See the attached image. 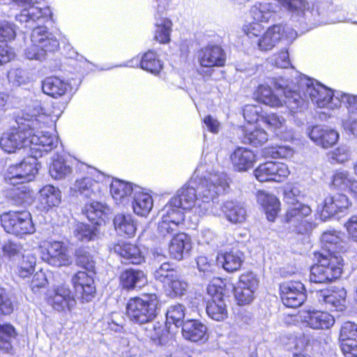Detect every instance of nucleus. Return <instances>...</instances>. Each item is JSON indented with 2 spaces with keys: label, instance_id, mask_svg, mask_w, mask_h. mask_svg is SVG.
Segmentation results:
<instances>
[{
  "label": "nucleus",
  "instance_id": "1",
  "mask_svg": "<svg viewBox=\"0 0 357 357\" xmlns=\"http://www.w3.org/2000/svg\"><path fill=\"white\" fill-rule=\"evenodd\" d=\"M62 111L57 109L46 114L42 107H35L31 114H26L16 119L17 125L2 134L0 147L8 153H15L20 149L28 150L36 157L43 153L50 151L56 146L54 137L43 133L42 128L48 123L50 116L58 118Z\"/></svg>",
  "mask_w": 357,
  "mask_h": 357
},
{
  "label": "nucleus",
  "instance_id": "2",
  "mask_svg": "<svg viewBox=\"0 0 357 357\" xmlns=\"http://www.w3.org/2000/svg\"><path fill=\"white\" fill-rule=\"evenodd\" d=\"M199 197L197 190L192 187L183 188L176 196L168 202L167 212L162 215L158 224V234L165 238L176 231L185 220L184 211H189L196 206H200L197 202L202 199V202L213 200L215 194V185L206 183L199 186Z\"/></svg>",
  "mask_w": 357,
  "mask_h": 357
},
{
  "label": "nucleus",
  "instance_id": "3",
  "mask_svg": "<svg viewBox=\"0 0 357 357\" xmlns=\"http://www.w3.org/2000/svg\"><path fill=\"white\" fill-rule=\"evenodd\" d=\"M306 86L298 82L286 84L275 82L274 89L280 92L278 93L268 84H259L252 93V98L271 108L284 107L289 114H295L307 107Z\"/></svg>",
  "mask_w": 357,
  "mask_h": 357
},
{
  "label": "nucleus",
  "instance_id": "4",
  "mask_svg": "<svg viewBox=\"0 0 357 357\" xmlns=\"http://www.w3.org/2000/svg\"><path fill=\"white\" fill-rule=\"evenodd\" d=\"M161 306L162 301L157 293H142L128 298L126 304V315L132 324H149L158 317Z\"/></svg>",
  "mask_w": 357,
  "mask_h": 357
},
{
  "label": "nucleus",
  "instance_id": "5",
  "mask_svg": "<svg viewBox=\"0 0 357 357\" xmlns=\"http://www.w3.org/2000/svg\"><path fill=\"white\" fill-rule=\"evenodd\" d=\"M310 268V280L316 284H329L338 280L342 273L344 260L340 255L314 251Z\"/></svg>",
  "mask_w": 357,
  "mask_h": 357
},
{
  "label": "nucleus",
  "instance_id": "6",
  "mask_svg": "<svg viewBox=\"0 0 357 357\" xmlns=\"http://www.w3.org/2000/svg\"><path fill=\"white\" fill-rule=\"evenodd\" d=\"M0 225L10 235L22 238L36 231L31 213L26 210H9L0 215Z\"/></svg>",
  "mask_w": 357,
  "mask_h": 357
},
{
  "label": "nucleus",
  "instance_id": "7",
  "mask_svg": "<svg viewBox=\"0 0 357 357\" xmlns=\"http://www.w3.org/2000/svg\"><path fill=\"white\" fill-rule=\"evenodd\" d=\"M41 259L54 267L68 266L72 259L68 246L61 241L45 239L38 245Z\"/></svg>",
  "mask_w": 357,
  "mask_h": 357
},
{
  "label": "nucleus",
  "instance_id": "8",
  "mask_svg": "<svg viewBox=\"0 0 357 357\" xmlns=\"http://www.w3.org/2000/svg\"><path fill=\"white\" fill-rule=\"evenodd\" d=\"M351 206V200L344 193H328L317 205V213L321 220L326 221L348 211Z\"/></svg>",
  "mask_w": 357,
  "mask_h": 357
},
{
  "label": "nucleus",
  "instance_id": "9",
  "mask_svg": "<svg viewBox=\"0 0 357 357\" xmlns=\"http://www.w3.org/2000/svg\"><path fill=\"white\" fill-rule=\"evenodd\" d=\"M274 13L273 6L267 1L256 3L250 9L251 15L255 21L243 26L244 33L250 38L260 36L264 30L261 22H268Z\"/></svg>",
  "mask_w": 357,
  "mask_h": 357
},
{
  "label": "nucleus",
  "instance_id": "10",
  "mask_svg": "<svg viewBox=\"0 0 357 357\" xmlns=\"http://www.w3.org/2000/svg\"><path fill=\"white\" fill-rule=\"evenodd\" d=\"M46 303L59 312H70L75 308L77 301L70 287L66 284L54 286L45 298Z\"/></svg>",
  "mask_w": 357,
  "mask_h": 357
},
{
  "label": "nucleus",
  "instance_id": "11",
  "mask_svg": "<svg viewBox=\"0 0 357 357\" xmlns=\"http://www.w3.org/2000/svg\"><path fill=\"white\" fill-rule=\"evenodd\" d=\"M96 273L77 271L71 277L70 282L81 303H89L95 298L97 288L94 279Z\"/></svg>",
  "mask_w": 357,
  "mask_h": 357
},
{
  "label": "nucleus",
  "instance_id": "12",
  "mask_svg": "<svg viewBox=\"0 0 357 357\" xmlns=\"http://www.w3.org/2000/svg\"><path fill=\"white\" fill-rule=\"evenodd\" d=\"M38 162L35 155H30L19 163L9 166L6 174L5 181L9 184L13 179H22L23 182L32 181L38 172Z\"/></svg>",
  "mask_w": 357,
  "mask_h": 357
},
{
  "label": "nucleus",
  "instance_id": "13",
  "mask_svg": "<svg viewBox=\"0 0 357 357\" xmlns=\"http://www.w3.org/2000/svg\"><path fill=\"white\" fill-rule=\"evenodd\" d=\"M289 174L290 171L286 164L273 161L261 163L254 170V175L260 183H281L289 176Z\"/></svg>",
  "mask_w": 357,
  "mask_h": 357
},
{
  "label": "nucleus",
  "instance_id": "14",
  "mask_svg": "<svg viewBox=\"0 0 357 357\" xmlns=\"http://www.w3.org/2000/svg\"><path fill=\"white\" fill-rule=\"evenodd\" d=\"M305 285L299 280L284 281L279 284V294L282 303L287 307H300L305 298Z\"/></svg>",
  "mask_w": 357,
  "mask_h": 357
},
{
  "label": "nucleus",
  "instance_id": "15",
  "mask_svg": "<svg viewBox=\"0 0 357 357\" xmlns=\"http://www.w3.org/2000/svg\"><path fill=\"white\" fill-rule=\"evenodd\" d=\"M197 61L202 68H222L227 63V53L218 44H208L197 51Z\"/></svg>",
  "mask_w": 357,
  "mask_h": 357
},
{
  "label": "nucleus",
  "instance_id": "16",
  "mask_svg": "<svg viewBox=\"0 0 357 357\" xmlns=\"http://www.w3.org/2000/svg\"><path fill=\"white\" fill-rule=\"evenodd\" d=\"M312 209L307 204L298 200L291 202L282 218L284 223H293L298 229H307L310 225Z\"/></svg>",
  "mask_w": 357,
  "mask_h": 357
},
{
  "label": "nucleus",
  "instance_id": "17",
  "mask_svg": "<svg viewBox=\"0 0 357 357\" xmlns=\"http://www.w3.org/2000/svg\"><path fill=\"white\" fill-rule=\"evenodd\" d=\"M148 284V276L142 269L127 268L119 275V285L126 291L139 290Z\"/></svg>",
  "mask_w": 357,
  "mask_h": 357
},
{
  "label": "nucleus",
  "instance_id": "18",
  "mask_svg": "<svg viewBox=\"0 0 357 357\" xmlns=\"http://www.w3.org/2000/svg\"><path fill=\"white\" fill-rule=\"evenodd\" d=\"M302 321L311 329L324 331L331 329L335 319L328 311L310 309L304 312Z\"/></svg>",
  "mask_w": 357,
  "mask_h": 357
},
{
  "label": "nucleus",
  "instance_id": "19",
  "mask_svg": "<svg viewBox=\"0 0 357 357\" xmlns=\"http://www.w3.org/2000/svg\"><path fill=\"white\" fill-rule=\"evenodd\" d=\"M103 178L102 173L95 168H90L86 176L75 181L74 190L86 196L100 192Z\"/></svg>",
  "mask_w": 357,
  "mask_h": 357
},
{
  "label": "nucleus",
  "instance_id": "20",
  "mask_svg": "<svg viewBox=\"0 0 357 357\" xmlns=\"http://www.w3.org/2000/svg\"><path fill=\"white\" fill-rule=\"evenodd\" d=\"M244 260V253L236 248L220 250L216 257L217 262L228 273H234L241 271Z\"/></svg>",
  "mask_w": 357,
  "mask_h": 357
},
{
  "label": "nucleus",
  "instance_id": "21",
  "mask_svg": "<svg viewBox=\"0 0 357 357\" xmlns=\"http://www.w3.org/2000/svg\"><path fill=\"white\" fill-rule=\"evenodd\" d=\"M328 187L333 190H344L357 201V180L347 171L335 170L330 177Z\"/></svg>",
  "mask_w": 357,
  "mask_h": 357
},
{
  "label": "nucleus",
  "instance_id": "22",
  "mask_svg": "<svg viewBox=\"0 0 357 357\" xmlns=\"http://www.w3.org/2000/svg\"><path fill=\"white\" fill-rule=\"evenodd\" d=\"M257 203L261 207L267 220L274 222L281 211V202L280 199L272 193L263 190L256 192Z\"/></svg>",
  "mask_w": 357,
  "mask_h": 357
},
{
  "label": "nucleus",
  "instance_id": "23",
  "mask_svg": "<svg viewBox=\"0 0 357 357\" xmlns=\"http://www.w3.org/2000/svg\"><path fill=\"white\" fill-rule=\"evenodd\" d=\"M308 135L312 141L323 149L333 147L339 139V133L335 130L319 125L313 126Z\"/></svg>",
  "mask_w": 357,
  "mask_h": 357
},
{
  "label": "nucleus",
  "instance_id": "24",
  "mask_svg": "<svg viewBox=\"0 0 357 357\" xmlns=\"http://www.w3.org/2000/svg\"><path fill=\"white\" fill-rule=\"evenodd\" d=\"M230 160L236 172H246L251 169L257 161L255 153L244 147H236L230 155Z\"/></svg>",
  "mask_w": 357,
  "mask_h": 357
},
{
  "label": "nucleus",
  "instance_id": "25",
  "mask_svg": "<svg viewBox=\"0 0 357 357\" xmlns=\"http://www.w3.org/2000/svg\"><path fill=\"white\" fill-rule=\"evenodd\" d=\"M174 333L167 322L156 321L153 324L151 328H146V337L156 346L165 345L174 338Z\"/></svg>",
  "mask_w": 357,
  "mask_h": 357
},
{
  "label": "nucleus",
  "instance_id": "26",
  "mask_svg": "<svg viewBox=\"0 0 357 357\" xmlns=\"http://www.w3.org/2000/svg\"><path fill=\"white\" fill-rule=\"evenodd\" d=\"M155 30L153 38L160 44L169 43L171 40L170 35L172 31L173 23L172 20L164 15L163 11L160 6L158 7L154 15Z\"/></svg>",
  "mask_w": 357,
  "mask_h": 357
},
{
  "label": "nucleus",
  "instance_id": "27",
  "mask_svg": "<svg viewBox=\"0 0 357 357\" xmlns=\"http://www.w3.org/2000/svg\"><path fill=\"white\" fill-rule=\"evenodd\" d=\"M41 89L44 94L53 98L64 96L70 89L68 82L57 76H48L41 82Z\"/></svg>",
  "mask_w": 357,
  "mask_h": 357
},
{
  "label": "nucleus",
  "instance_id": "28",
  "mask_svg": "<svg viewBox=\"0 0 357 357\" xmlns=\"http://www.w3.org/2000/svg\"><path fill=\"white\" fill-rule=\"evenodd\" d=\"M182 335L192 342H205L208 336L206 326L197 319H190L185 321L182 326Z\"/></svg>",
  "mask_w": 357,
  "mask_h": 357
},
{
  "label": "nucleus",
  "instance_id": "29",
  "mask_svg": "<svg viewBox=\"0 0 357 357\" xmlns=\"http://www.w3.org/2000/svg\"><path fill=\"white\" fill-rule=\"evenodd\" d=\"M178 229L176 231V232ZM173 233L174 236L169 245V252L171 257L176 260H181L188 255L192 248L190 238L185 233ZM172 235L169 234V236Z\"/></svg>",
  "mask_w": 357,
  "mask_h": 357
},
{
  "label": "nucleus",
  "instance_id": "30",
  "mask_svg": "<svg viewBox=\"0 0 357 357\" xmlns=\"http://www.w3.org/2000/svg\"><path fill=\"white\" fill-rule=\"evenodd\" d=\"M286 34L285 26L282 24H273L264 32L257 42L261 51L271 50Z\"/></svg>",
  "mask_w": 357,
  "mask_h": 357
},
{
  "label": "nucleus",
  "instance_id": "31",
  "mask_svg": "<svg viewBox=\"0 0 357 357\" xmlns=\"http://www.w3.org/2000/svg\"><path fill=\"white\" fill-rule=\"evenodd\" d=\"M113 250L115 253L126 259L130 264L139 265L145 261L144 256L135 244L119 241L113 245Z\"/></svg>",
  "mask_w": 357,
  "mask_h": 357
},
{
  "label": "nucleus",
  "instance_id": "32",
  "mask_svg": "<svg viewBox=\"0 0 357 357\" xmlns=\"http://www.w3.org/2000/svg\"><path fill=\"white\" fill-rule=\"evenodd\" d=\"M320 296L326 304L330 305L335 311L343 312L347 308V291L342 287L319 290Z\"/></svg>",
  "mask_w": 357,
  "mask_h": 357
},
{
  "label": "nucleus",
  "instance_id": "33",
  "mask_svg": "<svg viewBox=\"0 0 357 357\" xmlns=\"http://www.w3.org/2000/svg\"><path fill=\"white\" fill-rule=\"evenodd\" d=\"M6 199L14 206H24L33 201L32 190L22 183L6 190Z\"/></svg>",
  "mask_w": 357,
  "mask_h": 357
},
{
  "label": "nucleus",
  "instance_id": "34",
  "mask_svg": "<svg viewBox=\"0 0 357 357\" xmlns=\"http://www.w3.org/2000/svg\"><path fill=\"white\" fill-rule=\"evenodd\" d=\"M321 250L325 253L340 255L344 251L342 240L340 232L335 230H327L322 233L320 238Z\"/></svg>",
  "mask_w": 357,
  "mask_h": 357
},
{
  "label": "nucleus",
  "instance_id": "35",
  "mask_svg": "<svg viewBox=\"0 0 357 357\" xmlns=\"http://www.w3.org/2000/svg\"><path fill=\"white\" fill-rule=\"evenodd\" d=\"M75 265L84 271L96 273V261L91 249L88 246H81L74 252Z\"/></svg>",
  "mask_w": 357,
  "mask_h": 357
},
{
  "label": "nucleus",
  "instance_id": "36",
  "mask_svg": "<svg viewBox=\"0 0 357 357\" xmlns=\"http://www.w3.org/2000/svg\"><path fill=\"white\" fill-rule=\"evenodd\" d=\"M39 202L44 209L49 210L59 205L61 191L52 185H45L39 190Z\"/></svg>",
  "mask_w": 357,
  "mask_h": 357
},
{
  "label": "nucleus",
  "instance_id": "37",
  "mask_svg": "<svg viewBox=\"0 0 357 357\" xmlns=\"http://www.w3.org/2000/svg\"><path fill=\"white\" fill-rule=\"evenodd\" d=\"M206 312L215 321H224L229 317L228 306L225 299H208L206 301Z\"/></svg>",
  "mask_w": 357,
  "mask_h": 357
},
{
  "label": "nucleus",
  "instance_id": "38",
  "mask_svg": "<svg viewBox=\"0 0 357 357\" xmlns=\"http://www.w3.org/2000/svg\"><path fill=\"white\" fill-rule=\"evenodd\" d=\"M222 211L227 220L231 223H241L245 220V208L232 201L225 202L222 206Z\"/></svg>",
  "mask_w": 357,
  "mask_h": 357
},
{
  "label": "nucleus",
  "instance_id": "39",
  "mask_svg": "<svg viewBox=\"0 0 357 357\" xmlns=\"http://www.w3.org/2000/svg\"><path fill=\"white\" fill-rule=\"evenodd\" d=\"M36 257L31 254L23 255L19 259L15 274L22 279L29 278L35 272Z\"/></svg>",
  "mask_w": 357,
  "mask_h": 357
},
{
  "label": "nucleus",
  "instance_id": "40",
  "mask_svg": "<svg viewBox=\"0 0 357 357\" xmlns=\"http://www.w3.org/2000/svg\"><path fill=\"white\" fill-rule=\"evenodd\" d=\"M115 229L122 235L132 237L135 234L137 227L130 215L119 213L114 218Z\"/></svg>",
  "mask_w": 357,
  "mask_h": 357
},
{
  "label": "nucleus",
  "instance_id": "41",
  "mask_svg": "<svg viewBox=\"0 0 357 357\" xmlns=\"http://www.w3.org/2000/svg\"><path fill=\"white\" fill-rule=\"evenodd\" d=\"M105 205L98 202L86 204L82 213L93 225H99L105 215Z\"/></svg>",
  "mask_w": 357,
  "mask_h": 357
},
{
  "label": "nucleus",
  "instance_id": "42",
  "mask_svg": "<svg viewBox=\"0 0 357 357\" xmlns=\"http://www.w3.org/2000/svg\"><path fill=\"white\" fill-rule=\"evenodd\" d=\"M139 65L143 70L154 75L159 74L163 68L158 55L153 50H148L142 55Z\"/></svg>",
  "mask_w": 357,
  "mask_h": 357
},
{
  "label": "nucleus",
  "instance_id": "43",
  "mask_svg": "<svg viewBox=\"0 0 357 357\" xmlns=\"http://www.w3.org/2000/svg\"><path fill=\"white\" fill-rule=\"evenodd\" d=\"M243 134L242 136V142L248 144L253 146H261L268 140V134L262 128H256L250 130L247 127H243Z\"/></svg>",
  "mask_w": 357,
  "mask_h": 357
},
{
  "label": "nucleus",
  "instance_id": "44",
  "mask_svg": "<svg viewBox=\"0 0 357 357\" xmlns=\"http://www.w3.org/2000/svg\"><path fill=\"white\" fill-rule=\"evenodd\" d=\"M152 197L146 192L137 193L132 202L135 213L139 216H146L153 208Z\"/></svg>",
  "mask_w": 357,
  "mask_h": 357
},
{
  "label": "nucleus",
  "instance_id": "45",
  "mask_svg": "<svg viewBox=\"0 0 357 357\" xmlns=\"http://www.w3.org/2000/svg\"><path fill=\"white\" fill-rule=\"evenodd\" d=\"M206 291L209 299H225L227 287L225 279L213 278L207 284Z\"/></svg>",
  "mask_w": 357,
  "mask_h": 357
},
{
  "label": "nucleus",
  "instance_id": "46",
  "mask_svg": "<svg viewBox=\"0 0 357 357\" xmlns=\"http://www.w3.org/2000/svg\"><path fill=\"white\" fill-rule=\"evenodd\" d=\"M310 94L319 107H326L329 106L333 99L334 91L322 84H319L314 88L313 91H311Z\"/></svg>",
  "mask_w": 357,
  "mask_h": 357
},
{
  "label": "nucleus",
  "instance_id": "47",
  "mask_svg": "<svg viewBox=\"0 0 357 357\" xmlns=\"http://www.w3.org/2000/svg\"><path fill=\"white\" fill-rule=\"evenodd\" d=\"M132 185L123 181L114 179L110 184V194L116 201H122L124 198L131 195Z\"/></svg>",
  "mask_w": 357,
  "mask_h": 357
},
{
  "label": "nucleus",
  "instance_id": "48",
  "mask_svg": "<svg viewBox=\"0 0 357 357\" xmlns=\"http://www.w3.org/2000/svg\"><path fill=\"white\" fill-rule=\"evenodd\" d=\"M167 294L171 298H176L183 296L188 288V283L176 275L169 282L163 285Z\"/></svg>",
  "mask_w": 357,
  "mask_h": 357
},
{
  "label": "nucleus",
  "instance_id": "49",
  "mask_svg": "<svg viewBox=\"0 0 357 357\" xmlns=\"http://www.w3.org/2000/svg\"><path fill=\"white\" fill-rule=\"evenodd\" d=\"M294 150L289 146L271 145L264 149V154L269 158L275 159H287L291 158Z\"/></svg>",
  "mask_w": 357,
  "mask_h": 357
},
{
  "label": "nucleus",
  "instance_id": "50",
  "mask_svg": "<svg viewBox=\"0 0 357 357\" xmlns=\"http://www.w3.org/2000/svg\"><path fill=\"white\" fill-rule=\"evenodd\" d=\"M357 340V325L351 321H345L340 328V344Z\"/></svg>",
  "mask_w": 357,
  "mask_h": 357
},
{
  "label": "nucleus",
  "instance_id": "51",
  "mask_svg": "<svg viewBox=\"0 0 357 357\" xmlns=\"http://www.w3.org/2000/svg\"><path fill=\"white\" fill-rule=\"evenodd\" d=\"M233 292L236 304L244 306L249 305L254 300L255 290L236 286L234 287Z\"/></svg>",
  "mask_w": 357,
  "mask_h": 357
},
{
  "label": "nucleus",
  "instance_id": "52",
  "mask_svg": "<svg viewBox=\"0 0 357 357\" xmlns=\"http://www.w3.org/2000/svg\"><path fill=\"white\" fill-rule=\"evenodd\" d=\"M185 317V308L181 304H176L169 306L166 312V319L165 322L174 324L178 326V324H181Z\"/></svg>",
  "mask_w": 357,
  "mask_h": 357
},
{
  "label": "nucleus",
  "instance_id": "53",
  "mask_svg": "<svg viewBox=\"0 0 357 357\" xmlns=\"http://www.w3.org/2000/svg\"><path fill=\"white\" fill-rule=\"evenodd\" d=\"M49 172L54 179H61L71 174L72 168L65 161L55 160L52 162Z\"/></svg>",
  "mask_w": 357,
  "mask_h": 357
},
{
  "label": "nucleus",
  "instance_id": "54",
  "mask_svg": "<svg viewBox=\"0 0 357 357\" xmlns=\"http://www.w3.org/2000/svg\"><path fill=\"white\" fill-rule=\"evenodd\" d=\"M176 274V271L173 268L169 263L165 262L157 268L154 273V278L155 280L165 284Z\"/></svg>",
  "mask_w": 357,
  "mask_h": 357
},
{
  "label": "nucleus",
  "instance_id": "55",
  "mask_svg": "<svg viewBox=\"0 0 357 357\" xmlns=\"http://www.w3.org/2000/svg\"><path fill=\"white\" fill-rule=\"evenodd\" d=\"M261 121L273 132H276L284 127L285 119L278 114L271 112L261 116Z\"/></svg>",
  "mask_w": 357,
  "mask_h": 357
},
{
  "label": "nucleus",
  "instance_id": "56",
  "mask_svg": "<svg viewBox=\"0 0 357 357\" xmlns=\"http://www.w3.org/2000/svg\"><path fill=\"white\" fill-rule=\"evenodd\" d=\"M258 284L259 280L254 273L251 271H247L238 275L236 286L256 290L258 287Z\"/></svg>",
  "mask_w": 357,
  "mask_h": 357
},
{
  "label": "nucleus",
  "instance_id": "57",
  "mask_svg": "<svg viewBox=\"0 0 357 357\" xmlns=\"http://www.w3.org/2000/svg\"><path fill=\"white\" fill-rule=\"evenodd\" d=\"M48 284L49 281L47 275L42 271L33 273L29 282V287L33 293L40 291L41 289L46 288Z\"/></svg>",
  "mask_w": 357,
  "mask_h": 357
},
{
  "label": "nucleus",
  "instance_id": "58",
  "mask_svg": "<svg viewBox=\"0 0 357 357\" xmlns=\"http://www.w3.org/2000/svg\"><path fill=\"white\" fill-rule=\"evenodd\" d=\"M328 156L332 164H343L350 160L349 151L344 146H338L328 152Z\"/></svg>",
  "mask_w": 357,
  "mask_h": 357
},
{
  "label": "nucleus",
  "instance_id": "59",
  "mask_svg": "<svg viewBox=\"0 0 357 357\" xmlns=\"http://www.w3.org/2000/svg\"><path fill=\"white\" fill-rule=\"evenodd\" d=\"M14 310V305L8 297L6 290L0 287V314L10 315Z\"/></svg>",
  "mask_w": 357,
  "mask_h": 357
},
{
  "label": "nucleus",
  "instance_id": "60",
  "mask_svg": "<svg viewBox=\"0 0 357 357\" xmlns=\"http://www.w3.org/2000/svg\"><path fill=\"white\" fill-rule=\"evenodd\" d=\"M16 31L13 24L9 22L0 23V41L7 43L15 39Z\"/></svg>",
  "mask_w": 357,
  "mask_h": 357
},
{
  "label": "nucleus",
  "instance_id": "61",
  "mask_svg": "<svg viewBox=\"0 0 357 357\" xmlns=\"http://www.w3.org/2000/svg\"><path fill=\"white\" fill-rule=\"evenodd\" d=\"M243 115L248 123H257L260 116L259 107L255 105H246L243 109Z\"/></svg>",
  "mask_w": 357,
  "mask_h": 357
},
{
  "label": "nucleus",
  "instance_id": "62",
  "mask_svg": "<svg viewBox=\"0 0 357 357\" xmlns=\"http://www.w3.org/2000/svg\"><path fill=\"white\" fill-rule=\"evenodd\" d=\"M77 235L82 241H92L96 236V229L86 224H80L77 228Z\"/></svg>",
  "mask_w": 357,
  "mask_h": 357
},
{
  "label": "nucleus",
  "instance_id": "63",
  "mask_svg": "<svg viewBox=\"0 0 357 357\" xmlns=\"http://www.w3.org/2000/svg\"><path fill=\"white\" fill-rule=\"evenodd\" d=\"M282 6L292 12H303L307 8L305 0H278Z\"/></svg>",
  "mask_w": 357,
  "mask_h": 357
},
{
  "label": "nucleus",
  "instance_id": "64",
  "mask_svg": "<svg viewBox=\"0 0 357 357\" xmlns=\"http://www.w3.org/2000/svg\"><path fill=\"white\" fill-rule=\"evenodd\" d=\"M197 266L200 272L212 273L214 271L215 264L212 259L201 255L197 258Z\"/></svg>",
  "mask_w": 357,
  "mask_h": 357
}]
</instances>
